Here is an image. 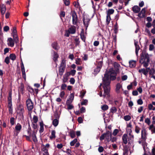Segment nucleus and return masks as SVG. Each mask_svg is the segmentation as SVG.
<instances>
[{"label": "nucleus", "mask_w": 155, "mask_h": 155, "mask_svg": "<svg viewBox=\"0 0 155 155\" xmlns=\"http://www.w3.org/2000/svg\"><path fill=\"white\" fill-rule=\"evenodd\" d=\"M137 103L139 105H141L143 103V102L141 99H139L137 101Z\"/></svg>", "instance_id": "61"}, {"label": "nucleus", "mask_w": 155, "mask_h": 155, "mask_svg": "<svg viewBox=\"0 0 155 155\" xmlns=\"http://www.w3.org/2000/svg\"><path fill=\"white\" fill-rule=\"evenodd\" d=\"M118 132V130L117 129H115L114 130L113 132V134L114 136H116V135H117Z\"/></svg>", "instance_id": "55"}, {"label": "nucleus", "mask_w": 155, "mask_h": 155, "mask_svg": "<svg viewBox=\"0 0 155 155\" xmlns=\"http://www.w3.org/2000/svg\"><path fill=\"white\" fill-rule=\"evenodd\" d=\"M114 12V10L113 9H109L107 12V15H109L113 14Z\"/></svg>", "instance_id": "39"}, {"label": "nucleus", "mask_w": 155, "mask_h": 155, "mask_svg": "<svg viewBox=\"0 0 155 155\" xmlns=\"http://www.w3.org/2000/svg\"><path fill=\"white\" fill-rule=\"evenodd\" d=\"M138 42L137 41H135L134 45L135 47V52L136 55L137 56L139 50L140 49V47L138 45Z\"/></svg>", "instance_id": "15"}, {"label": "nucleus", "mask_w": 155, "mask_h": 155, "mask_svg": "<svg viewBox=\"0 0 155 155\" xmlns=\"http://www.w3.org/2000/svg\"><path fill=\"white\" fill-rule=\"evenodd\" d=\"M53 48L55 50H58L59 48V47L58 45L57 42H54L52 44Z\"/></svg>", "instance_id": "23"}, {"label": "nucleus", "mask_w": 155, "mask_h": 155, "mask_svg": "<svg viewBox=\"0 0 155 155\" xmlns=\"http://www.w3.org/2000/svg\"><path fill=\"white\" fill-rule=\"evenodd\" d=\"M59 121L57 119H54L52 121V124L55 127H57Z\"/></svg>", "instance_id": "26"}, {"label": "nucleus", "mask_w": 155, "mask_h": 155, "mask_svg": "<svg viewBox=\"0 0 155 155\" xmlns=\"http://www.w3.org/2000/svg\"><path fill=\"white\" fill-rule=\"evenodd\" d=\"M140 128L137 126H136L135 129V132L137 134H139L140 133Z\"/></svg>", "instance_id": "36"}, {"label": "nucleus", "mask_w": 155, "mask_h": 155, "mask_svg": "<svg viewBox=\"0 0 155 155\" xmlns=\"http://www.w3.org/2000/svg\"><path fill=\"white\" fill-rule=\"evenodd\" d=\"M64 2L66 5L68 6L70 4L69 0H64Z\"/></svg>", "instance_id": "56"}, {"label": "nucleus", "mask_w": 155, "mask_h": 155, "mask_svg": "<svg viewBox=\"0 0 155 155\" xmlns=\"http://www.w3.org/2000/svg\"><path fill=\"white\" fill-rule=\"evenodd\" d=\"M145 14L143 13V12H142L140 11L138 14V16L140 18H143L144 17Z\"/></svg>", "instance_id": "48"}, {"label": "nucleus", "mask_w": 155, "mask_h": 155, "mask_svg": "<svg viewBox=\"0 0 155 155\" xmlns=\"http://www.w3.org/2000/svg\"><path fill=\"white\" fill-rule=\"evenodd\" d=\"M102 65H103L102 61H100L98 62V65L97 67H98V68H100V69H101L102 66Z\"/></svg>", "instance_id": "52"}, {"label": "nucleus", "mask_w": 155, "mask_h": 155, "mask_svg": "<svg viewBox=\"0 0 155 155\" xmlns=\"http://www.w3.org/2000/svg\"><path fill=\"white\" fill-rule=\"evenodd\" d=\"M1 13L2 15H4L6 11V9L5 6L4 4H2L1 5Z\"/></svg>", "instance_id": "21"}, {"label": "nucleus", "mask_w": 155, "mask_h": 155, "mask_svg": "<svg viewBox=\"0 0 155 155\" xmlns=\"http://www.w3.org/2000/svg\"><path fill=\"white\" fill-rule=\"evenodd\" d=\"M21 68L23 78L25 79L26 78V74L25 71V68L22 62L21 64Z\"/></svg>", "instance_id": "13"}, {"label": "nucleus", "mask_w": 155, "mask_h": 155, "mask_svg": "<svg viewBox=\"0 0 155 155\" xmlns=\"http://www.w3.org/2000/svg\"><path fill=\"white\" fill-rule=\"evenodd\" d=\"M32 127L34 129V131L37 132L38 130V125L37 123H32Z\"/></svg>", "instance_id": "30"}, {"label": "nucleus", "mask_w": 155, "mask_h": 155, "mask_svg": "<svg viewBox=\"0 0 155 155\" xmlns=\"http://www.w3.org/2000/svg\"><path fill=\"white\" fill-rule=\"evenodd\" d=\"M150 155H155V147H153L152 149V153Z\"/></svg>", "instance_id": "64"}, {"label": "nucleus", "mask_w": 155, "mask_h": 155, "mask_svg": "<svg viewBox=\"0 0 155 155\" xmlns=\"http://www.w3.org/2000/svg\"><path fill=\"white\" fill-rule=\"evenodd\" d=\"M38 121V118L37 116L34 115V116L32 120V123H37Z\"/></svg>", "instance_id": "31"}, {"label": "nucleus", "mask_w": 155, "mask_h": 155, "mask_svg": "<svg viewBox=\"0 0 155 155\" xmlns=\"http://www.w3.org/2000/svg\"><path fill=\"white\" fill-rule=\"evenodd\" d=\"M65 92L64 91H61L60 93V96L61 98H63L65 95Z\"/></svg>", "instance_id": "59"}, {"label": "nucleus", "mask_w": 155, "mask_h": 155, "mask_svg": "<svg viewBox=\"0 0 155 155\" xmlns=\"http://www.w3.org/2000/svg\"><path fill=\"white\" fill-rule=\"evenodd\" d=\"M114 33L116 34L118 32V26H117V23H116L115 25H114Z\"/></svg>", "instance_id": "40"}, {"label": "nucleus", "mask_w": 155, "mask_h": 155, "mask_svg": "<svg viewBox=\"0 0 155 155\" xmlns=\"http://www.w3.org/2000/svg\"><path fill=\"white\" fill-rule=\"evenodd\" d=\"M9 58L8 56L6 57L5 58V62L7 64H9Z\"/></svg>", "instance_id": "51"}, {"label": "nucleus", "mask_w": 155, "mask_h": 155, "mask_svg": "<svg viewBox=\"0 0 155 155\" xmlns=\"http://www.w3.org/2000/svg\"><path fill=\"white\" fill-rule=\"evenodd\" d=\"M117 111V109L114 107H112L110 109V112L114 113H115Z\"/></svg>", "instance_id": "42"}, {"label": "nucleus", "mask_w": 155, "mask_h": 155, "mask_svg": "<svg viewBox=\"0 0 155 155\" xmlns=\"http://www.w3.org/2000/svg\"><path fill=\"white\" fill-rule=\"evenodd\" d=\"M40 129L39 132L40 133L43 132L44 131V124L42 122L40 123Z\"/></svg>", "instance_id": "27"}, {"label": "nucleus", "mask_w": 155, "mask_h": 155, "mask_svg": "<svg viewBox=\"0 0 155 155\" xmlns=\"http://www.w3.org/2000/svg\"><path fill=\"white\" fill-rule=\"evenodd\" d=\"M86 93V91L85 90H83L81 91L80 96L81 98L84 97Z\"/></svg>", "instance_id": "37"}, {"label": "nucleus", "mask_w": 155, "mask_h": 155, "mask_svg": "<svg viewBox=\"0 0 155 155\" xmlns=\"http://www.w3.org/2000/svg\"><path fill=\"white\" fill-rule=\"evenodd\" d=\"M122 140L123 143L125 144H126L128 143V144L129 145V147L130 148H133L134 145L133 144L134 136L131 135L130 133L128 135L127 134H124L122 137Z\"/></svg>", "instance_id": "3"}, {"label": "nucleus", "mask_w": 155, "mask_h": 155, "mask_svg": "<svg viewBox=\"0 0 155 155\" xmlns=\"http://www.w3.org/2000/svg\"><path fill=\"white\" fill-rule=\"evenodd\" d=\"M133 11L135 13H138L140 10V8L137 5L134 6L132 8Z\"/></svg>", "instance_id": "16"}, {"label": "nucleus", "mask_w": 155, "mask_h": 155, "mask_svg": "<svg viewBox=\"0 0 155 155\" xmlns=\"http://www.w3.org/2000/svg\"><path fill=\"white\" fill-rule=\"evenodd\" d=\"M78 140L77 139H74L73 140L71 141L70 143V144L71 146H73L74 144L77 142Z\"/></svg>", "instance_id": "38"}, {"label": "nucleus", "mask_w": 155, "mask_h": 155, "mask_svg": "<svg viewBox=\"0 0 155 155\" xmlns=\"http://www.w3.org/2000/svg\"><path fill=\"white\" fill-rule=\"evenodd\" d=\"M8 107L9 113L12 114V104H8Z\"/></svg>", "instance_id": "32"}, {"label": "nucleus", "mask_w": 155, "mask_h": 155, "mask_svg": "<svg viewBox=\"0 0 155 155\" xmlns=\"http://www.w3.org/2000/svg\"><path fill=\"white\" fill-rule=\"evenodd\" d=\"M88 101L86 99L84 100L81 102V105H86L87 104Z\"/></svg>", "instance_id": "47"}, {"label": "nucleus", "mask_w": 155, "mask_h": 155, "mask_svg": "<svg viewBox=\"0 0 155 155\" xmlns=\"http://www.w3.org/2000/svg\"><path fill=\"white\" fill-rule=\"evenodd\" d=\"M71 137L72 138H74L75 136V133L74 131H71L70 133Z\"/></svg>", "instance_id": "45"}, {"label": "nucleus", "mask_w": 155, "mask_h": 155, "mask_svg": "<svg viewBox=\"0 0 155 155\" xmlns=\"http://www.w3.org/2000/svg\"><path fill=\"white\" fill-rule=\"evenodd\" d=\"M14 41L11 38H8L7 40V44L11 47H13L15 44Z\"/></svg>", "instance_id": "11"}, {"label": "nucleus", "mask_w": 155, "mask_h": 155, "mask_svg": "<svg viewBox=\"0 0 155 155\" xmlns=\"http://www.w3.org/2000/svg\"><path fill=\"white\" fill-rule=\"evenodd\" d=\"M41 150L42 151L43 155H49V153L48 151V150L45 146H43V147L42 148Z\"/></svg>", "instance_id": "17"}, {"label": "nucleus", "mask_w": 155, "mask_h": 155, "mask_svg": "<svg viewBox=\"0 0 155 155\" xmlns=\"http://www.w3.org/2000/svg\"><path fill=\"white\" fill-rule=\"evenodd\" d=\"M13 37L14 40L15 41V42L16 43H18L19 41V40H18V37L17 35H16V36H14Z\"/></svg>", "instance_id": "54"}, {"label": "nucleus", "mask_w": 155, "mask_h": 155, "mask_svg": "<svg viewBox=\"0 0 155 155\" xmlns=\"http://www.w3.org/2000/svg\"><path fill=\"white\" fill-rule=\"evenodd\" d=\"M130 67L131 68L134 67L136 65V61H131L129 62Z\"/></svg>", "instance_id": "22"}, {"label": "nucleus", "mask_w": 155, "mask_h": 155, "mask_svg": "<svg viewBox=\"0 0 155 155\" xmlns=\"http://www.w3.org/2000/svg\"><path fill=\"white\" fill-rule=\"evenodd\" d=\"M124 118L125 120L127 121L130 120L131 119V117L129 115H126L124 117Z\"/></svg>", "instance_id": "44"}, {"label": "nucleus", "mask_w": 155, "mask_h": 155, "mask_svg": "<svg viewBox=\"0 0 155 155\" xmlns=\"http://www.w3.org/2000/svg\"><path fill=\"white\" fill-rule=\"evenodd\" d=\"M140 73L143 74L144 75L147 76L148 73V71L146 70L144 68L139 69L138 71Z\"/></svg>", "instance_id": "20"}, {"label": "nucleus", "mask_w": 155, "mask_h": 155, "mask_svg": "<svg viewBox=\"0 0 155 155\" xmlns=\"http://www.w3.org/2000/svg\"><path fill=\"white\" fill-rule=\"evenodd\" d=\"M56 132L54 130H52L51 132V135L50 136V138L51 139H55L56 137L55 136Z\"/></svg>", "instance_id": "24"}, {"label": "nucleus", "mask_w": 155, "mask_h": 155, "mask_svg": "<svg viewBox=\"0 0 155 155\" xmlns=\"http://www.w3.org/2000/svg\"><path fill=\"white\" fill-rule=\"evenodd\" d=\"M150 55L145 51H142L140 54V62L143 64V67L147 68L149 65L150 61Z\"/></svg>", "instance_id": "2"}, {"label": "nucleus", "mask_w": 155, "mask_h": 155, "mask_svg": "<svg viewBox=\"0 0 155 155\" xmlns=\"http://www.w3.org/2000/svg\"><path fill=\"white\" fill-rule=\"evenodd\" d=\"M9 57L10 59L12 61H14L16 59V56L15 54H11L10 56Z\"/></svg>", "instance_id": "33"}, {"label": "nucleus", "mask_w": 155, "mask_h": 155, "mask_svg": "<svg viewBox=\"0 0 155 155\" xmlns=\"http://www.w3.org/2000/svg\"><path fill=\"white\" fill-rule=\"evenodd\" d=\"M81 38V39L84 42H85V37L84 35V33L83 30H82L80 34Z\"/></svg>", "instance_id": "29"}, {"label": "nucleus", "mask_w": 155, "mask_h": 155, "mask_svg": "<svg viewBox=\"0 0 155 155\" xmlns=\"http://www.w3.org/2000/svg\"><path fill=\"white\" fill-rule=\"evenodd\" d=\"M13 37L17 35V31L15 28H13L12 32Z\"/></svg>", "instance_id": "43"}, {"label": "nucleus", "mask_w": 155, "mask_h": 155, "mask_svg": "<svg viewBox=\"0 0 155 155\" xmlns=\"http://www.w3.org/2000/svg\"><path fill=\"white\" fill-rule=\"evenodd\" d=\"M145 14L143 13V12H142L140 11L138 14V16L140 18H143L144 17Z\"/></svg>", "instance_id": "49"}, {"label": "nucleus", "mask_w": 155, "mask_h": 155, "mask_svg": "<svg viewBox=\"0 0 155 155\" xmlns=\"http://www.w3.org/2000/svg\"><path fill=\"white\" fill-rule=\"evenodd\" d=\"M82 61L81 58H78L76 60L75 63L77 64L81 65L82 63Z\"/></svg>", "instance_id": "35"}, {"label": "nucleus", "mask_w": 155, "mask_h": 155, "mask_svg": "<svg viewBox=\"0 0 155 155\" xmlns=\"http://www.w3.org/2000/svg\"><path fill=\"white\" fill-rule=\"evenodd\" d=\"M110 16L109 15H107L106 17V21L108 24L110 22Z\"/></svg>", "instance_id": "46"}, {"label": "nucleus", "mask_w": 155, "mask_h": 155, "mask_svg": "<svg viewBox=\"0 0 155 155\" xmlns=\"http://www.w3.org/2000/svg\"><path fill=\"white\" fill-rule=\"evenodd\" d=\"M101 108L103 110H106L108 109V107L107 105L105 104L101 107Z\"/></svg>", "instance_id": "41"}, {"label": "nucleus", "mask_w": 155, "mask_h": 155, "mask_svg": "<svg viewBox=\"0 0 155 155\" xmlns=\"http://www.w3.org/2000/svg\"><path fill=\"white\" fill-rule=\"evenodd\" d=\"M16 112L18 115H19L20 118H23V114L24 112V110L22 105H19L17 108Z\"/></svg>", "instance_id": "6"}, {"label": "nucleus", "mask_w": 155, "mask_h": 155, "mask_svg": "<svg viewBox=\"0 0 155 155\" xmlns=\"http://www.w3.org/2000/svg\"><path fill=\"white\" fill-rule=\"evenodd\" d=\"M26 104L28 111H31L34 107L33 104L30 98H28L26 101Z\"/></svg>", "instance_id": "7"}, {"label": "nucleus", "mask_w": 155, "mask_h": 155, "mask_svg": "<svg viewBox=\"0 0 155 155\" xmlns=\"http://www.w3.org/2000/svg\"><path fill=\"white\" fill-rule=\"evenodd\" d=\"M123 90L122 85L119 83H117L116 85L115 89V91L116 93L118 94H119Z\"/></svg>", "instance_id": "10"}, {"label": "nucleus", "mask_w": 155, "mask_h": 155, "mask_svg": "<svg viewBox=\"0 0 155 155\" xmlns=\"http://www.w3.org/2000/svg\"><path fill=\"white\" fill-rule=\"evenodd\" d=\"M154 48V45L152 44H150L149 45V50L150 51H152Z\"/></svg>", "instance_id": "58"}, {"label": "nucleus", "mask_w": 155, "mask_h": 155, "mask_svg": "<svg viewBox=\"0 0 155 155\" xmlns=\"http://www.w3.org/2000/svg\"><path fill=\"white\" fill-rule=\"evenodd\" d=\"M72 23L75 25H77L78 24V18L76 13L74 12L72 13Z\"/></svg>", "instance_id": "9"}, {"label": "nucleus", "mask_w": 155, "mask_h": 155, "mask_svg": "<svg viewBox=\"0 0 155 155\" xmlns=\"http://www.w3.org/2000/svg\"><path fill=\"white\" fill-rule=\"evenodd\" d=\"M73 101L69 99H68L66 101V104H71Z\"/></svg>", "instance_id": "57"}, {"label": "nucleus", "mask_w": 155, "mask_h": 155, "mask_svg": "<svg viewBox=\"0 0 155 155\" xmlns=\"http://www.w3.org/2000/svg\"><path fill=\"white\" fill-rule=\"evenodd\" d=\"M68 30L70 31L71 34H74L75 32L76 28L75 26H72L69 28Z\"/></svg>", "instance_id": "19"}, {"label": "nucleus", "mask_w": 155, "mask_h": 155, "mask_svg": "<svg viewBox=\"0 0 155 155\" xmlns=\"http://www.w3.org/2000/svg\"><path fill=\"white\" fill-rule=\"evenodd\" d=\"M148 135V133L147 132V131L146 129L144 128H143L141 131V138L143 140V141H141V143H142L143 149L144 150L145 148L143 145V144H145V142L146 140L147 139V136Z\"/></svg>", "instance_id": "4"}, {"label": "nucleus", "mask_w": 155, "mask_h": 155, "mask_svg": "<svg viewBox=\"0 0 155 155\" xmlns=\"http://www.w3.org/2000/svg\"><path fill=\"white\" fill-rule=\"evenodd\" d=\"M21 126L18 123L15 127V129L17 133H18L21 131Z\"/></svg>", "instance_id": "18"}, {"label": "nucleus", "mask_w": 155, "mask_h": 155, "mask_svg": "<svg viewBox=\"0 0 155 155\" xmlns=\"http://www.w3.org/2000/svg\"><path fill=\"white\" fill-rule=\"evenodd\" d=\"M104 81H103V88H104V93L102 95V92H101V91H100V92L99 93V96L100 97L103 96L104 98H105V97H108L109 96V92H110V90H109V93H108V95H105V96H104L105 94L104 93Z\"/></svg>", "instance_id": "14"}, {"label": "nucleus", "mask_w": 155, "mask_h": 155, "mask_svg": "<svg viewBox=\"0 0 155 155\" xmlns=\"http://www.w3.org/2000/svg\"><path fill=\"white\" fill-rule=\"evenodd\" d=\"M84 25L85 27V30H86L89 24L90 19L87 16H84L83 19Z\"/></svg>", "instance_id": "8"}, {"label": "nucleus", "mask_w": 155, "mask_h": 155, "mask_svg": "<svg viewBox=\"0 0 155 155\" xmlns=\"http://www.w3.org/2000/svg\"><path fill=\"white\" fill-rule=\"evenodd\" d=\"M67 87V85L65 84H62L61 87V90H64Z\"/></svg>", "instance_id": "60"}, {"label": "nucleus", "mask_w": 155, "mask_h": 155, "mask_svg": "<svg viewBox=\"0 0 155 155\" xmlns=\"http://www.w3.org/2000/svg\"><path fill=\"white\" fill-rule=\"evenodd\" d=\"M15 118L14 117H12L10 119V123L12 125H13L15 123Z\"/></svg>", "instance_id": "50"}, {"label": "nucleus", "mask_w": 155, "mask_h": 155, "mask_svg": "<svg viewBox=\"0 0 155 155\" xmlns=\"http://www.w3.org/2000/svg\"><path fill=\"white\" fill-rule=\"evenodd\" d=\"M63 145L62 144H58L57 145V147L59 149H61L63 147Z\"/></svg>", "instance_id": "63"}, {"label": "nucleus", "mask_w": 155, "mask_h": 155, "mask_svg": "<svg viewBox=\"0 0 155 155\" xmlns=\"http://www.w3.org/2000/svg\"><path fill=\"white\" fill-rule=\"evenodd\" d=\"M54 55H53V60L55 62L57 61V59L58 57V54L55 52L54 51Z\"/></svg>", "instance_id": "28"}, {"label": "nucleus", "mask_w": 155, "mask_h": 155, "mask_svg": "<svg viewBox=\"0 0 155 155\" xmlns=\"http://www.w3.org/2000/svg\"><path fill=\"white\" fill-rule=\"evenodd\" d=\"M68 106L67 109L68 110H71L74 108L73 106L71 104H66Z\"/></svg>", "instance_id": "53"}, {"label": "nucleus", "mask_w": 155, "mask_h": 155, "mask_svg": "<svg viewBox=\"0 0 155 155\" xmlns=\"http://www.w3.org/2000/svg\"><path fill=\"white\" fill-rule=\"evenodd\" d=\"M65 67L63 66H60L59 69V74L61 75H62L64 71Z\"/></svg>", "instance_id": "25"}, {"label": "nucleus", "mask_w": 155, "mask_h": 155, "mask_svg": "<svg viewBox=\"0 0 155 155\" xmlns=\"http://www.w3.org/2000/svg\"><path fill=\"white\" fill-rule=\"evenodd\" d=\"M114 68H111L108 71L106 70L103 78L104 89L105 95H107L110 90V80L116 79L117 74L119 72L120 65L116 62L113 63Z\"/></svg>", "instance_id": "1"}, {"label": "nucleus", "mask_w": 155, "mask_h": 155, "mask_svg": "<svg viewBox=\"0 0 155 155\" xmlns=\"http://www.w3.org/2000/svg\"><path fill=\"white\" fill-rule=\"evenodd\" d=\"M101 70L100 68L97 67L95 68L94 70V74L96 75Z\"/></svg>", "instance_id": "34"}, {"label": "nucleus", "mask_w": 155, "mask_h": 155, "mask_svg": "<svg viewBox=\"0 0 155 155\" xmlns=\"http://www.w3.org/2000/svg\"><path fill=\"white\" fill-rule=\"evenodd\" d=\"M111 136V132L109 131H107L105 134H104L101 135L100 137V140H102L105 138L106 140L108 142L110 141Z\"/></svg>", "instance_id": "5"}, {"label": "nucleus", "mask_w": 155, "mask_h": 155, "mask_svg": "<svg viewBox=\"0 0 155 155\" xmlns=\"http://www.w3.org/2000/svg\"><path fill=\"white\" fill-rule=\"evenodd\" d=\"M36 132L33 131L32 134L30 135V137L32 138L33 141L34 142H36L38 141L36 136Z\"/></svg>", "instance_id": "12"}, {"label": "nucleus", "mask_w": 155, "mask_h": 155, "mask_svg": "<svg viewBox=\"0 0 155 155\" xmlns=\"http://www.w3.org/2000/svg\"><path fill=\"white\" fill-rule=\"evenodd\" d=\"M70 82L71 84H73L75 83V80L73 78H71L70 80Z\"/></svg>", "instance_id": "62"}]
</instances>
